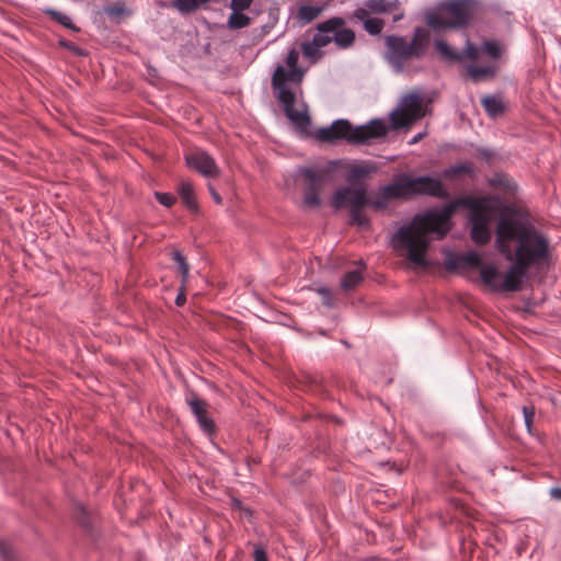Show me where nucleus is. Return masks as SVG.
<instances>
[{
    "mask_svg": "<svg viewBox=\"0 0 561 561\" xmlns=\"http://www.w3.org/2000/svg\"><path fill=\"white\" fill-rule=\"evenodd\" d=\"M459 207L469 209L470 236L473 242L488 243L491 239V221L497 214L504 215L503 203L494 196L462 197L446 204L440 210L416 214L409 224L393 233V250L413 264L425 266L431 234L438 239L444 238L451 229V216Z\"/></svg>",
    "mask_w": 561,
    "mask_h": 561,
    "instance_id": "obj_1",
    "label": "nucleus"
},
{
    "mask_svg": "<svg viewBox=\"0 0 561 561\" xmlns=\"http://www.w3.org/2000/svg\"><path fill=\"white\" fill-rule=\"evenodd\" d=\"M495 234V247L507 261L531 268L543 264L550 256L549 239L516 213H505L500 217Z\"/></svg>",
    "mask_w": 561,
    "mask_h": 561,
    "instance_id": "obj_2",
    "label": "nucleus"
},
{
    "mask_svg": "<svg viewBox=\"0 0 561 561\" xmlns=\"http://www.w3.org/2000/svg\"><path fill=\"white\" fill-rule=\"evenodd\" d=\"M299 53L291 48L286 57V69L278 65L272 76V87L285 115L300 133H307L311 124L308 106L302 100L301 82L305 70L298 67Z\"/></svg>",
    "mask_w": 561,
    "mask_h": 561,
    "instance_id": "obj_3",
    "label": "nucleus"
},
{
    "mask_svg": "<svg viewBox=\"0 0 561 561\" xmlns=\"http://www.w3.org/2000/svg\"><path fill=\"white\" fill-rule=\"evenodd\" d=\"M434 46L446 61H471L472 64L467 67V73L474 82L493 78L497 71V59L502 55V46L496 41L484 42L481 49L467 38L462 51L455 50L443 39H436Z\"/></svg>",
    "mask_w": 561,
    "mask_h": 561,
    "instance_id": "obj_4",
    "label": "nucleus"
},
{
    "mask_svg": "<svg viewBox=\"0 0 561 561\" xmlns=\"http://www.w3.org/2000/svg\"><path fill=\"white\" fill-rule=\"evenodd\" d=\"M430 44V33L416 27L412 39L391 35L386 39V58L398 73L414 75L422 70L420 59L425 55Z\"/></svg>",
    "mask_w": 561,
    "mask_h": 561,
    "instance_id": "obj_5",
    "label": "nucleus"
},
{
    "mask_svg": "<svg viewBox=\"0 0 561 561\" xmlns=\"http://www.w3.org/2000/svg\"><path fill=\"white\" fill-rule=\"evenodd\" d=\"M345 181L347 186L339 188L332 196V206L336 209L348 206L365 207L368 204L366 180L378 171L371 161H355L346 168Z\"/></svg>",
    "mask_w": 561,
    "mask_h": 561,
    "instance_id": "obj_6",
    "label": "nucleus"
},
{
    "mask_svg": "<svg viewBox=\"0 0 561 561\" xmlns=\"http://www.w3.org/2000/svg\"><path fill=\"white\" fill-rule=\"evenodd\" d=\"M334 42L339 48L351 47L355 42V33L345 27V20L333 16L317 25L311 41L301 44V53L310 64H316L323 56L322 48Z\"/></svg>",
    "mask_w": 561,
    "mask_h": 561,
    "instance_id": "obj_7",
    "label": "nucleus"
},
{
    "mask_svg": "<svg viewBox=\"0 0 561 561\" xmlns=\"http://www.w3.org/2000/svg\"><path fill=\"white\" fill-rule=\"evenodd\" d=\"M477 0H444L425 13L426 24L435 30L467 27L479 11Z\"/></svg>",
    "mask_w": 561,
    "mask_h": 561,
    "instance_id": "obj_8",
    "label": "nucleus"
},
{
    "mask_svg": "<svg viewBox=\"0 0 561 561\" xmlns=\"http://www.w3.org/2000/svg\"><path fill=\"white\" fill-rule=\"evenodd\" d=\"M388 127L381 119H373L365 125L352 126L345 119H339L331 126L319 130V139L323 141H333L345 139L351 144H366L373 139H379L387 135Z\"/></svg>",
    "mask_w": 561,
    "mask_h": 561,
    "instance_id": "obj_9",
    "label": "nucleus"
},
{
    "mask_svg": "<svg viewBox=\"0 0 561 561\" xmlns=\"http://www.w3.org/2000/svg\"><path fill=\"white\" fill-rule=\"evenodd\" d=\"M425 115L423 99L417 93L404 95L399 106L390 114L393 128L408 127Z\"/></svg>",
    "mask_w": 561,
    "mask_h": 561,
    "instance_id": "obj_10",
    "label": "nucleus"
},
{
    "mask_svg": "<svg viewBox=\"0 0 561 561\" xmlns=\"http://www.w3.org/2000/svg\"><path fill=\"white\" fill-rule=\"evenodd\" d=\"M409 190L411 197L415 195H428L434 197H446L447 192L442 182L431 176L412 178L408 175Z\"/></svg>",
    "mask_w": 561,
    "mask_h": 561,
    "instance_id": "obj_11",
    "label": "nucleus"
},
{
    "mask_svg": "<svg viewBox=\"0 0 561 561\" xmlns=\"http://www.w3.org/2000/svg\"><path fill=\"white\" fill-rule=\"evenodd\" d=\"M190 169L197 171L205 178H217L220 169L214 158L204 150H195L185 156Z\"/></svg>",
    "mask_w": 561,
    "mask_h": 561,
    "instance_id": "obj_12",
    "label": "nucleus"
},
{
    "mask_svg": "<svg viewBox=\"0 0 561 561\" xmlns=\"http://www.w3.org/2000/svg\"><path fill=\"white\" fill-rule=\"evenodd\" d=\"M512 265L503 276L502 291H516L520 288L522 282L525 278L528 267L523 264L511 261Z\"/></svg>",
    "mask_w": 561,
    "mask_h": 561,
    "instance_id": "obj_13",
    "label": "nucleus"
},
{
    "mask_svg": "<svg viewBox=\"0 0 561 561\" xmlns=\"http://www.w3.org/2000/svg\"><path fill=\"white\" fill-rule=\"evenodd\" d=\"M302 173L310 184V190L304 197V204L312 208L318 207L320 205V198L317 194V190L321 187L323 178L320 173L314 172L311 169H305Z\"/></svg>",
    "mask_w": 561,
    "mask_h": 561,
    "instance_id": "obj_14",
    "label": "nucleus"
},
{
    "mask_svg": "<svg viewBox=\"0 0 561 561\" xmlns=\"http://www.w3.org/2000/svg\"><path fill=\"white\" fill-rule=\"evenodd\" d=\"M366 9L373 13H388L393 14V20H400L403 16V12L400 10L399 0H367Z\"/></svg>",
    "mask_w": 561,
    "mask_h": 561,
    "instance_id": "obj_15",
    "label": "nucleus"
},
{
    "mask_svg": "<svg viewBox=\"0 0 561 561\" xmlns=\"http://www.w3.org/2000/svg\"><path fill=\"white\" fill-rule=\"evenodd\" d=\"M385 193L393 199H409L411 198V191L409 190L408 174H402L397 178L392 183L383 186Z\"/></svg>",
    "mask_w": 561,
    "mask_h": 561,
    "instance_id": "obj_16",
    "label": "nucleus"
},
{
    "mask_svg": "<svg viewBox=\"0 0 561 561\" xmlns=\"http://www.w3.org/2000/svg\"><path fill=\"white\" fill-rule=\"evenodd\" d=\"M354 16L364 23V28L371 35H377L382 31L383 22L378 18H370L366 8H357Z\"/></svg>",
    "mask_w": 561,
    "mask_h": 561,
    "instance_id": "obj_17",
    "label": "nucleus"
},
{
    "mask_svg": "<svg viewBox=\"0 0 561 561\" xmlns=\"http://www.w3.org/2000/svg\"><path fill=\"white\" fill-rule=\"evenodd\" d=\"M482 282L493 291H502L503 276L494 265H484L480 271Z\"/></svg>",
    "mask_w": 561,
    "mask_h": 561,
    "instance_id": "obj_18",
    "label": "nucleus"
},
{
    "mask_svg": "<svg viewBox=\"0 0 561 561\" xmlns=\"http://www.w3.org/2000/svg\"><path fill=\"white\" fill-rule=\"evenodd\" d=\"M324 10V5L302 4L298 9V20L307 24L316 20Z\"/></svg>",
    "mask_w": 561,
    "mask_h": 561,
    "instance_id": "obj_19",
    "label": "nucleus"
},
{
    "mask_svg": "<svg viewBox=\"0 0 561 561\" xmlns=\"http://www.w3.org/2000/svg\"><path fill=\"white\" fill-rule=\"evenodd\" d=\"M179 194L188 209L194 211L197 210L195 192L193 185L190 182H181L179 186Z\"/></svg>",
    "mask_w": 561,
    "mask_h": 561,
    "instance_id": "obj_20",
    "label": "nucleus"
},
{
    "mask_svg": "<svg viewBox=\"0 0 561 561\" xmlns=\"http://www.w3.org/2000/svg\"><path fill=\"white\" fill-rule=\"evenodd\" d=\"M484 111L491 117H496L504 112V104L501 99L492 95L484 96L481 100Z\"/></svg>",
    "mask_w": 561,
    "mask_h": 561,
    "instance_id": "obj_21",
    "label": "nucleus"
},
{
    "mask_svg": "<svg viewBox=\"0 0 561 561\" xmlns=\"http://www.w3.org/2000/svg\"><path fill=\"white\" fill-rule=\"evenodd\" d=\"M251 19L240 11H232L227 21V27L230 30H240L249 26Z\"/></svg>",
    "mask_w": 561,
    "mask_h": 561,
    "instance_id": "obj_22",
    "label": "nucleus"
},
{
    "mask_svg": "<svg viewBox=\"0 0 561 561\" xmlns=\"http://www.w3.org/2000/svg\"><path fill=\"white\" fill-rule=\"evenodd\" d=\"M209 0H173L172 7L175 8L181 14H187L197 10L202 4Z\"/></svg>",
    "mask_w": 561,
    "mask_h": 561,
    "instance_id": "obj_23",
    "label": "nucleus"
},
{
    "mask_svg": "<svg viewBox=\"0 0 561 561\" xmlns=\"http://www.w3.org/2000/svg\"><path fill=\"white\" fill-rule=\"evenodd\" d=\"M391 201L390 196L385 193V187L381 186L374 198H368L367 206L373 207L374 209H383L388 206Z\"/></svg>",
    "mask_w": 561,
    "mask_h": 561,
    "instance_id": "obj_24",
    "label": "nucleus"
},
{
    "mask_svg": "<svg viewBox=\"0 0 561 561\" xmlns=\"http://www.w3.org/2000/svg\"><path fill=\"white\" fill-rule=\"evenodd\" d=\"M391 201L390 196L385 193V187L381 186L374 198H368L367 206L373 207L374 209H383L388 206Z\"/></svg>",
    "mask_w": 561,
    "mask_h": 561,
    "instance_id": "obj_25",
    "label": "nucleus"
},
{
    "mask_svg": "<svg viewBox=\"0 0 561 561\" xmlns=\"http://www.w3.org/2000/svg\"><path fill=\"white\" fill-rule=\"evenodd\" d=\"M362 279V272L359 270H353L344 274L341 280V286L343 289L348 290L359 284Z\"/></svg>",
    "mask_w": 561,
    "mask_h": 561,
    "instance_id": "obj_26",
    "label": "nucleus"
},
{
    "mask_svg": "<svg viewBox=\"0 0 561 561\" xmlns=\"http://www.w3.org/2000/svg\"><path fill=\"white\" fill-rule=\"evenodd\" d=\"M45 13L48 14L54 21L58 22L62 26L71 30V31H75V32L79 31V28L72 23L70 16H68L61 12H58L54 9H47V10H45Z\"/></svg>",
    "mask_w": 561,
    "mask_h": 561,
    "instance_id": "obj_27",
    "label": "nucleus"
},
{
    "mask_svg": "<svg viewBox=\"0 0 561 561\" xmlns=\"http://www.w3.org/2000/svg\"><path fill=\"white\" fill-rule=\"evenodd\" d=\"M364 207L351 208V222L357 225L360 228H367L369 226L368 217L362 211Z\"/></svg>",
    "mask_w": 561,
    "mask_h": 561,
    "instance_id": "obj_28",
    "label": "nucleus"
},
{
    "mask_svg": "<svg viewBox=\"0 0 561 561\" xmlns=\"http://www.w3.org/2000/svg\"><path fill=\"white\" fill-rule=\"evenodd\" d=\"M187 402L196 420L201 419V416L207 413L205 401H203L198 397L193 396L191 399H188Z\"/></svg>",
    "mask_w": 561,
    "mask_h": 561,
    "instance_id": "obj_29",
    "label": "nucleus"
},
{
    "mask_svg": "<svg viewBox=\"0 0 561 561\" xmlns=\"http://www.w3.org/2000/svg\"><path fill=\"white\" fill-rule=\"evenodd\" d=\"M471 171H472V169L469 163H460V164L453 165L448 169H445L443 171L442 175L446 179H451L458 174L469 173Z\"/></svg>",
    "mask_w": 561,
    "mask_h": 561,
    "instance_id": "obj_30",
    "label": "nucleus"
},
{
    "mask_svg": "<svg viewBox=\"0 0 561 561\" xmlns=\"http://www.w3.org/2000/svg\"><path fill=\"white\" fill-rule=\"evenodd\" d=\"M104 12L111 18L127 16L131 13L123 3L106 7L104 8Z\"/></svg>",
    "mask_w": 561,
    "mask_h": 561,
    "instance_id": "obj_31",
    "label": "nucleus"
},
{
    "mask_svg": "<svg viewBox=\"0 0 561 561\" xmlns=\"http://www.w3.org/2000/svg\"><path fill=\"white\" fill-rule=\"evenodd\" d=\"M173 260L178 263L182 275V283L185 284L188 278V264L185 257L179 251L173 253Z\"/></svg>",
    "mask_w": 561,
    "mask_h": 561,
    "instance_id": "obj_32",
    "label": "nucleus"
},
{
    "mask_svg": "<svg viewBox=\"0 0 561 561\" xmlns=\"http://www.w3.org/2000/svg\"><path fill=\"white\" fill-rule=\"evenodd\" d=\"M523 415L525 425L528 433H531L533 425L535 421V408L533 405H524L523 407Z\"/></svg>",
    "mask_w": 561,
    "mask_h": 561,
    "instance_id": "obj_33",
    "label": "nucleus"
},
{
    "mask_svg": "<svg viewBox=\"0 0 561 561\" xmlns=\"http://www.w3.org/2000/svg\"><path fill=\"white\" fill-rule=\"evenodd\" d=\"M154 196H156L157 201L165 207L173 206L176 201L175 196L170 193L156 192Z\"/></svg>",
    "mask_w": 561,
    "mask_h": 561,
    "instance_id": "obj_34",
    "label": "nucleus"
},
{
    "mask_svg": "<svg viewBox=\"0 0 561 561\" xmlns=\"http://www.w3.org/2000/svg\"><path fill=\"white\" fill-rule=\"evenodd\" d=\"M197 422L205 433L211 434L214 432V421L207 415V413L201 416V419H197Z\"/></svg>",
    "mask_w": 561,
    "mask_h": 561,
    "instance_id": "obj_35",
    "label": "nucleus"
},
{
    "mask_svg": "<svg viewBox=\"0 0 561 561\" xmlns=\"http://www.w3.org/2000/svg\"><path fill=\"white\" fill-rule=\"evenodd\" d=\"M253 0H231L230 8L232 11L243 12L249 9Z\"/></svg>",
    "mask_w": 561,
    "mask_h": 561,
    "instance_id": "obj_36",
    "label": "nucleus"
},
{
    "mask_svg": "<svg viewBox=\"0 0 561 561\" xmlns=\"http://www.w3.org/2000/svg\"><path fill=\"white\" fill-rule=\"evenodd\" d=\"M462 259L465 263H467L470 266H479L481 264V257L476 252H470L466 254Z\"/></svg>",
    "mask_w": 561,
    "mask_h": 561,
    "instance_id": "obj_37",
    "label": "nucleus"
},
{
    "mask_svg": "<svg viewBox=\"0 0 561 561\" xmlns=\"http://www.w3.org/2000/svg\"><path fill=\"white\" fill-rule=\"evenodd\" d=\"M254 561H267V554L263 547L256 546L253 552Z\"/></svg>",
    "mask_w": 561,
    "mask_h": 561,
    "instance_id": "obj_38",
    "label": "nucleus"
},
{
    "mask_svg": "<svg viewBox=\"0 0 561 561\" xmlns=\"http://www.w3.org/2000/svg\"><path fill=\"white\" fill-rule=\"evenodd\" d=\"M208 191H209V194L213 198V201L217 204V205H221L222 204V198L221 196L219 195V193L215 190V187L211 185V184H208Z\"/></svg>",
    "mask_w": 561,
    "mask_h": 561,
    "instance_id": "obj_39",
    "label": "nucleus"
},
{
    "mask_svg": "<svg viewBox=\"0 0 561 561\" xmlns=\"http://www.w3.org/2000/svg\"><path fill=\"white\" fill-rule=\"evenodd\" d=\"M319 294L322 295L323 297V302L327 305V306H331L332 304V297H331V294H330V290L327 289V288H320L319 290Z\"/></svg>",
    "mask_w": 561,
    "mask_h": 561,
    "instance_id": "obj_40",
    "label": "nucleus"
},
{
    "mask_svg": "<svg viewBox=\"0 0 561 561\" xmlns=\"http://www.w3.org/2000/svg\"><path fill=\"white\" fill-rule=\"evenodd\" d=\"M550 495L552 499L561 501V488H552L550 490Z\"/></svg>",
    "mask_w": 561,
    "mask_h": 561,
    "instance_id": "obj_41",
    "label": "nucleus"
},
{
    "mask_svg": "<svg viewBox=\"0 0 561 561\" xmlns=\"http://www.w3.org/2000/svg\"><path fill=\"white\" fill-rule=\"evenodd\" d=\"M425 135H426V133L416 134L415 136L412 137V139L409 141V144L414 145V144L419 142L421 139L424 138Z\"/></svg>",
    "mask_w": 561,
    "mask_h": 561,
    "instance_id": "obj_42",
    "label": "nucleus"
},
{
    "mask_svg": "<svg viewBox=\"0 0 561 561\" xmlns=\"http://www.w3.org/2000/svg\"><path fill=\"white\" fill-rule=\"evenodd\" d=\"M184 302H185V295H184V293H183V291H181V293L176 296V298H175V304H176L178 306H182V305H184Z\"/></svg>",
    "mask_w": 561,
    "mask_h": 561,
    "instance_id": "obj_43",
    "label": "nucleus"
}]
</instances>
